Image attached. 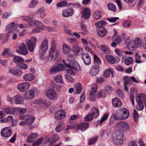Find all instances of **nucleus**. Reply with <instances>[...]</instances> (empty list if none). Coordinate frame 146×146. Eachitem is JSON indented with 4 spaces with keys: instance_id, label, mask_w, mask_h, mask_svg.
<instances>
[{
    "instance_id": "nucleus-26",
    "label": "nucleus",
    "mask_w": 146,
    "mask_h": 146,
    "mask_svg": "<svg viewBox=\"0 0 146 146\" xmlns=\"http://www.w3.org/2000/svg\"><path fill=\"white\" fill-rule=\"evenodd\" d=\"M74 94H79L81 93L82 90L81 84L79 83H77L74 86Z\"/></svg>"
},
{
    "instance_id": "nucleus-19",
    "label": "nucleus",
    "mask_w": 146,
    "mask_h": 146,
    "mask_svg": "<svg viewBox=\"0 0 146 146\" xmlns=\"http://www.w3.org/2000/svg\"><path fill=\"white\" fill-rule=\"evenodd\" d=\"M82 58L86 65H88L91 63V59L89 54L88 53L83 54L82 55Z\"/></svg>"
},
{
    "instance_id": "nucleus-10",
    "label": "nucleus",
    "mask_w": 146,
    "mask_h": 146,
    "mask_svg": "<svg viewBox=\"0 0 146 146\" xmlns=\"http://www.w3.org/2000/svg\"><path fill=\"white\" fill-rule=\"evenodd\" d=\"M116 127L123 131H128L129 129V126L127 122L121 121L119 122L116 125Z\"/></svg>"
},
{
    "instance_id": "nucleus-8",
    "label": "nucleus",
    "mask_w": 146,
    "mask_h": 146,
    "mask_svg": "<svg viewBox=\"0 0 146 146\" xmlns=\"http://www.w3.org/2000/svg\"><path fill=\"white\" fill-rule=\"evenodd\" d=\"M22 19L28 23L24 25V28H30L34 26V21L31 17L24 15L22 16Z\"/></svg>"
},
{
    "instance_id": "nucleus-40",
    "label": "nucleus",
    "mask_w": 146,
    "mask_h": 146,
    "mask_svg": "<svg viewBox=\"0 0 146 146\" xmlns=\"http://www.w3.org/2000/svg\"><path fill=\"white\" fill-rule=\"evenodd\" d=\"M100 48L105 53L108 54L110 52V50L109 48L105 44H102L100 46Z\"/></svg>"
},
{
    "instance_id": "nucleus-1",
    "label": "nucleus",
    "mask_w": 146,
    "mask_h": 146,
    "mask_svg": "<svg viewBox=\"0 0 146 146\" xmlns=\"http://www.w3.org/2000/svg\"><path fill=\"white\" fill-rule=\"evenodd\" d=\"M73 55L70 54L67 57V60L65 62L64 60L63 63L66 66L69 68L66 70L67 74L65 75L66 79L69 80L71 82H72V76H73Z\"/></svg>"
},
{
    "instance_id": "nucleus-47",
    "label": "nucleus",
    "mask_w": 146,
    "mask_h": 146,
    "mask_svg": "<svg viewBox=\"0 0 146 146\" xmlns=\"http://www.w3.org/2000/svg\"><path fill=\"white\" fill-rule=\"evenodd\" d=\"M80 69V67L78 63L76 61H74V70L76 72H78Z\"/></svg>"
},
{
    "instance_id": "nucleus-17",
    "label": "nucleus",
    "mask_w": 146,
    "mask_h": 146,
    "mask_svg": "<svg viewBox=\"0 0 146 146\" xmlns=\"http://www.w3.org/2000/svg\"><path fill=\"white\" fill-rule=\"evenodd\" d=\"M81 14L82 16L85 19H89L91 15L90 11L88 7L83 8Z\"/></svg>"
},
{
    "instance_id": "nucleus-32",
    "label": "nucleus",
    "mask_w": 146,
    "mask_h": 146,
    "mask_svg": "<svg viewBox=\"0 0 146 146\" xmlns=\"http://www.w3.org/2000/svg\"><path fill=\"white\" fill-rule=\"evenodd\" d=\"M64 124L63 123H59L55 128L56 131L58 133L61 132L64 129Z\"/></svg>"
},
{
    "instance_id": "nucleus-22",
    "label": "nucleus",
    "mask_w": 146,
    "mask_h": 146,
    "mask_svg": "<svg viewBox=\"0 0 146 146\" xmlns=\"http://www.w3.org/2000/svg\"><path fill=\"white\" fill-rule=\"evenodd\" d=\"M73 10L72 9L69 8L63 11L62 12V15L64 17H67L72 15Z\"/></svg>"
},
{
    "instance_id": "nucleus-38",
    "label": "nucleus",
    "mask_w": 146,
    "mask_h": 146,
    "mask_svg": "<svg viewBox=\"0 0 146 146\" xmlns=\"http://www.w3.org/2000/svg\"><path fill=\"white\" fill-rule=\"evenodd\" d=\"M35 26L40 29H43L45 28L44 26L42 23L39 21H36L34 22Z\"/></svg>"
},
{
    "instance_id": "nucleus-33",
    "label": "nucleus",
    "mask_w": 146,
    "mask_h": 146,
    "mask_svg": "<svg viewBox=\"0 0 146 146\" xmlns=\"http://www.w3.org/2000/svg\"><path fill=\"white\" fill-rule=\"evenodd\" d=\"M62 51L66 54L70 52L71 49L69 46L66 44H64L62 46Z\"/></svg>"
},
{
    "instance_id": "nucleus-13",
    "label": "nucleus",
    "mask_w": 146,
    "mask_h": 146,
    "mask_svg": "<svg viewBox=\"0 0 146 146\" xmlns=\"http://www.w3.org/2000/svg\"><path fill=\"white\" fill-rule=\"evenodd\" d=\"M118 113L122 118V120L128 118L129 114L128 110L126 108H123L118 111Z\"/></svg>"
},
{
    "instance_id": "nucleus-11",
    "label": "nucleus",
    "mask_w": 146,
    "mask_h": 146,
    "mask_svg": "<svg viewBox=\"0 0 146 146\" xmlns=\"http://www.w3.org/2000/svg\"><path fill=\"white\" fill-rule=\"evenodd\" d=\"M89 127L88 123H82L79 125H74V129L76 131L79 129L82 131H84L87 129Z\"/></svg>"
},
{
    "instance_id": "nucleus-20",
    "label": "nucleus",
    "mask_w": 146,
    "mask_h": 146,
    "mask_svg": "<svg viewBox=\"0 0 146 146\" xmlns=\"http://www.w3.org/2000/svg\"><path fill=\"white\" fill-rule=\"evenodd\" d=\"M92 90L90 93V98L92 101H94L95 99V97L96 95L97 89V85L96 84H94L92 85Z\"/></svg>"
},
{
    "instance_id": "nucleus-4",
    "label": "nucleus",
    "mask_w": 146,
    "mask_h": 146,
    "mask_svg": "<svg viewBox=\"0 0 146 146\" xmlns=\"http://www.w3.org/2000/svg\"><path fill=\"white\" fill-rule=\"evenodd\" d=\"M124 135L122 132H118L113 133L112 135V140L116 145H121L123 143Z\"/></svg>"
},
{
    "instance_id": "nucleus-43",
    "label": "nucleus",
    "mask_w": 146,
    "mask_h": 146,
    "mask_svg": "<svg viewBox=\"0 0 146 146\" xmlns=\"http://www.w3.org/2000/svg\"><path fill=\"white\" fill-rule=\"evenodd\" d=\"M58 72L56 66H53L51 67L50 69L49 73L51 74H55Z\"/></svg>"
},
{
    "instance_id": "nucleus-57",
    "label": "nucleus",
    "mask_w": 146,
    "mask_h": 146,
    "mask_svg": "<svg viewBox=\"0 0 146 146\" xmlns=\"http://www.w3.org/2000/svg\"><path fill=\"white\" fill-rule=\"evenodd\" d=\"M58 71H63L65 70L66 68L65 66L63 64H60L58 65L57 66H56Z\"/></svg>"
},
{
    "instance_id": "nucleus-59",
    "label": "nucleus",
    "mask_w": 146,
    "mask_h": 146,
    "mask_svg": "<svg viewBox=\"0 0 146 146\" xmlns=\"http://www.w3.org/2000/svg\"><path fill=\"white\" fill-rule=\"evenodd\" d=\"M17 65L19 68L23 69H26L28 68V66L27 64L23 63L18 64Z\"/></svg>"
},
{
    "instance_id": "nucleus-42",
    "label": "nucleus",
    "mask_w": 146,
    "mask_h": 146,
    "mask_svg": "<svg viewBox=\"0 0 146 146\" xmlns=\"http://www.w3.org/2000/svg\"><path fill=\"white\" fill-rule=\"evenodd\" d=\"M133 62V59L131 57H128L125 60V63L127 66H129Z\"/></svg>"
},
{
    "instance_id": "nucleus-5",
    "label": "nucleus",
    "mask_w": 146,
    "mask_h": 146,
    "mask_svg": "<svg viewBox=\"0 0 146 146\" xmlns=\"http://www.w3.org/2000/svg\"><path fill=\"white\" fill-rule=\"evenodd\" d=\"M37 39L34 37H31L29 39H27L26 41V44L30 52H33L35 48Z\"/></svg>"
},
{
    "instance_id": "nucleus-15",
    "label": "nucleus",
    "mask_w": 146,
    "mask_h": 146,
    "mask_svg": "<svg viewBox=\"0 0 146 146\" xmlns=\"http://www.w3.org/2000/svg\"><path fill=\"white\" fill-rule=\"evenodd\" d=\"M2 136L6 137H9L12 135V131L11 129L9 127L4 128L1 132Z\"/></svg>"
},
{
    "instance_id": "nucleus-35",
    "label": "nucleus",
    "mask_w": 146,
    "mask_h": 146,
    "mask_svg": "<svg viewBox=\"0 0 146 146\" xmlns=\"http://www.w3.org/2000/svg\"><path fill=\"white\" fill-rule=\"evenodd\" d=\"M106 23L105 21H101L96 23L95 26L97 27V29L104 28V27L106 25Z\"/></svg>"
},
{
    "instance_id": "nucleus-30",
    "label": "nucleus",
    "mask_w": 146,
    "mask_h": 146,
    "mask_svg": "<svg viewBox=\"0 0 146 146\" xmlns=\"http://www.w3.org/2000/svg\"><path fill=\"white\" fill-rule=\"evenodd\" d=\"M17 108H13L8 107L5 108L4 111L5 113L7 114H12L15 113L17 111Z\"/></svg>"
},
{
    "instance_id": "nucleus-37",
    "label": "nucleus",
    "mask_w": 146,
    "mask_h": 146,
    "mask_svg": "<svg viewBox=\"0 0 146 146\" xmlns=\"http://www.w3.org/2000/svg\"><path fill=\"white\" fill-rule=\"evenodd\" d=\"M111 75L112 77H113L114 74L113 72L111 69H109L105 70L104 73V77L106 78L108 77L110 75Z\"/></svg>"
},
{
    "instance_id": "nucleus-61",
    "label": "nucleus",
    "mask_w": 146,
    "mask_h": 146,
    "mask_svg": "<svg viewBox=\"0 0 146 146\" xmlns=\"http://www.w3.org/2000/svg\"><path fill=\"white\" fill-rule=\"evenodd\" d=\"M131 24V21L129 20H127L124 21L123 24V27L125 28L129 27Z\"/></svg>"
},
{
    "instance_id": "nucleus-27",
    "label": "nucleus",
    "mask_w": 146,
    "mask_h": 146,
    "mask_svg": "<svg viewBox=\"0 0 146 146\" xmlns=\"http://www.w3.org/2000/svg\"><path fill=\"white\" fill-rule=\"evenodd\" d=\"M38 135L37 133H32L28 137L27 141L28 143L32 142L37 137Z\"/></svg>"
},
{
    "instance_id": "nucleus-58",
    "label": "nucleus",
    "mask_w": 146,
    "mask_h": 146,
    "mask_svg": "<svg viewBox=\"0 0 146 146\" xmlns=\"http://www.w3.org/2000/svg\"><path fill=\"white\" fill-rule=\"evenodd\" d=\"M105 90L109 94H111L113 90L112 88L110 86H107L105 87Z\"/></svg>"
},
{
    "instance_id": "nucleus-56",
    "label": "nucleus",
    "mask_w": 146,
    "mask_h": 146,
    "mask_svg": "<svg viewBox=\"0 0 146 146\" xmlns=\"http://www.w3.org/2000/svg\"><path fill=\"white\" fill-rule=\"evenodd\" d=\"M135 89L133 88H132L131 89V95L130 96V99L133 105L134 104V96L133 92H134Z\"/></svg>"
},
{
    "instance_id": "nucleus-39",
    "label": "nucleus",
    "mask_w": 146,
    "mask_h": 146,
    "mask_svg": "<svg viewBox=\"0 0 146 146\" xmlns=\"http://www.w3.org/2000/svg\"><path fill=\"white\" fill-rule=\"evenodd\" d=\"M98 137V136H94L90 138L89 139L88 144L91 145L95 143L97 141Z\"/></svg>"
},
{
    "instance_id": "nucleus-46",
    "label": "nucleus",
    "mask_w": 146,
    "mask_h": 146,
    "mask_svg": "<svg viewBox=\"0 0 146 146\" xmlns=\"http://www.w3.org/2000/svg\"><path fill=\"white\" fill-rule=\"evenodd\" d=\"M112 119H115L117 120H122L121 116L120 115H119L118 113V111H117V114H114L112 115L111 117Z\"/></svg>"
},
{
    "instance_id": "nucleus-64",
    "label": "nucleus",
    "mask_w": 146,
    "mask_h": 146,
    "mask_svg": "<svg viewBox=\"0 0 146 146\" xmlns=\"http://www.w3.org/2000/svg\"><path fill=\"white\" fill-rule=\"evenodd\" d=\"M17 111H18L21 114H24L27 111L26 109L23 108H17Z\"/></svg>"
},
{
    "instance_id": "nucleus-29",
    "label": "nucleus",
    "mask_w": 146,
    "mask_h": 146,
    "mask_svg": "<svg viewBox=\"0 0 146 146\" xmlns=\"http://www.w3.org/2000/svg\"><path fill=\"white\" fill-rule=\"evenodd\" d=\"M97 29L98 35L100 36H104L107 34V31L105 28H102Z\"/></svg>"
},
{
    "instance_id": "nucleus-25",
    "label": "nucleus",
    "mask_w": 146,
    "mask_h": 146,
    "mask_svg": "<svg viewBox=\"0 0 146 146\" xmlns=\"http://www.w3.org/2000/svg\"><path fill=\"white\" fill-rule=\"evenodd\" d=\"M15 103L16 104H21L23 101V99L20 95L17 94L14 96Z\"/></svg>"
},
{
    "instance_id": "nucleus-2",
    "label": "nucleus",
    "mask_w": 146,
    "mask_h": 146,
    "mask_svg": "<svg viewBox=\"0 0 146 146\" xmlns=\"http://www.w3.org/2000/svg\"><path fill=\"white\" fill-rule=\"evenodd\" d=\"M142 43V40L141 38H136L134 40H130L128 42L127 48L131 51L135 50L141 46Z\"/></svg>"
},
{
    "instance_id": "nucleus-41",
    "label": "nucleus",
    "mask_w": 146,
    "mask_h": 146,
    "mask_svg": "<svg viewBox=\"0 0 146 146\" xmlns=\"http://www.w3.org/2000/svg\"><path fill=\"white\" fill-rule=\"evenodd\" d=\"M106 58L107 61L111 64H113L115 62V58L111 56H106Z\"/></svg>"
},
{
    "instance_id": "nucleus-24",
    "label": "nucleus",
    "mask_w": 146,
    "mask_h": 146,
    "mask_svg": "<svg viewBox=\"0 0 146 146\" xmlns=\"http://www.w3.org/2000/svg\"><path fill=\"white\" fill-rule=\"evenodd\" d=\"M112 102L113 106L116 107H120L122 105V103L120 100L116 98L113 99Z\"/></svg>"
},
{
    "instance_id": "nucleus-60",
    "label": "nucleus",
    "mask_w": 146,
    "mask_h": 146,
    "mask_svg": "<svg viewBox=\"0 0 146 146\" xmlns=\"http://www.w3.org/2000/svg\"><path fill=\"white\" fill-rule=\"evenodd\" d=\"M133 114L134 121L136 122L139 118V114L136 110H134Z\"/></svg>"
},
{
    "instance_id": "nucleus-45",
    "label": "nucleus",
    "mask_w": 146,
    "mask_h": 146,
    "mask_svg": "<svg viewBox=\"0 0 146 146\" xmlns=\"http://www.w3.org/2000/svg\"><path fill=\"white\" fill-rule=\"evenodd\" d=\"M54 80L57 82L61 84L64 83L62 76L60 75L56 76L54 77Z\"/></svg>"
},
{
    "instance_id": "nucleus-48",
    "label": "nucleus",
    "mask_w": 146,
    "mask_h": 146,
    "mask_svg": "<svg viewBox=\"0 0 146 146\" xmlns=\"http://www.w3.org/2000/svg\"><path fill=\"white\" fill-rule=\"evenodd\" d=\"M80 26L81 30H82L84 32L81 33L80 32V33H81L83 35L86 34L87 32V30L85 25L83 24L82 23H81L80 25Z\"/></svg>"
},
{
    "instance_id": "nucleus-3",
    "label": "nucleus",
    "mask_w": 146,
    "mask_h": 146,
    "mask_svg": "<svg viewBox=\"0 0 146 146\" xmlns=\"http://www.w3.org/2000/svg\"><path fill=\"white\" fill-rule=\"evenodd\" d=\"M48 52L47 61L51 62L54 61L58 57L60 51V50L56 48L50 49Z\"/></svg>"
},
{
    "instance_id": "nucleus-50",
    "label": "nucleus",
    "mask_w": 146,
    "mask_h": 146,
    "mask_svg": "<svg viewBox=\"0 0 146 146\" xmlns=\"http://www.w3.org/2000/svg\"><path fill=\"white\" fill-rule=\"evenodd\" d=\"M12 15V13L10 12H5L3 13L2 17L4 19H8Z\"/></svg>"
},
{
    "instance_id": "nucleus-53",
    "label": "nucleus",
    "mask_w": 146,
    "mask_h": 146,
    "mask_svg": "<svg viewBox=\"0 0 146 146\" xmlns=\"http://www.w3.org/2000/svg\"><path fill=\"white\" fill-rule=\"evenodd\" d=\"M108 9L113 12H115L116 11V8L115 6L113 3H109L107 5Z\"/></svg>"
},
{
    "instance_id": "nucleus-14",
    "label": "nucleus",
    "mask_w": 146,
    "mask_h": 146,
    "mask_svg": "<svg viewBox=\"0 0 146 146\" xmlns=\"http://www.w3.org/2000/svg\"><path fill=\"white\" fill-rule=\"evenodd\" d=\"M21 120L26 121L27 124L30 125L33 123L35 120V117L30 115H22L19 117Z\"/></svg>"
},
{
    "instance_id": "nucleus-36",
    "label": "nucleus",
    "mask_w": 146,
    "mask_h": 146,
    "mask_svg": "<svg viewBox=\"0 0 146 146\" xmlns=\"http://www.w3.org/2000/svg\"><path fill=\"white\" fill-rule=\"evenodd\" d=\"M24 79L26 81H30L34 79V76L31 74L28 73L25 74L23 76Z\"/></svg>"
},
{
    "instance_id": "nucleus-49",
    "label": "nucleus",
    "mask_w": 146,
    "mask_h": 146,
    "mask_svg": "<svg viewBox=\"0 0 146 146\" xmlns=\"http://www.w3.org/2000/svg\"><path fill=\"white\" fill-rule=\"evenodd\" d=\"M13 60V62L16 63L22 62L24 61L21 57L19 56H15Z\"/></svg>"
},
{
    "instance_id": "nucleus-12",
    "label": "nucleus",
    "mask_w": 146,
    "mask_h": 146,
    "mask_svg": "<svg viewBox=\"0 0 146 146\" xmlns=\"http://www.w3.org/2000/svg\"><path fill=\"white\" fill-rule=\"evenodd\" d=\"M30 84L27 82H24L19 84L17 86V88L21 92H24L29 88Z\"/></svg>"
},
{
    "instance_id": "nucleus-7",
    "label": "nucleus",
    "mask_w": 146,
    "mask_h": 146,
    "mask_svg": "<svg viewBox=\"0 0 146 146\" xmlns=\"http://www.w3.org/2000/svg\"><path fill=\"white\" fill-rule=\"evenodd\" d=\"M16 52L21 55H26L28 54V50L27 46L24 43H21L19 46V50H17Z\"/></svg>"
},
{
    "instance_id": "nucleus-18",
    "label": "nucleus",
    "mask_w": 146,
    "mask_h": 146,
    "mask_svg": "<svg viewBox=\"0 0 146 146\" xmlns=\"http://www.w3.org/2000/svg\"><path fill=\"white\" fill-rule=\"evenodd\" d=\"M35 95V91L33 90H29L25 94L24 98L27 100L33 98Z\"/></svg>"
},
{
    "instance_id": "nucleus-9",
    "label": "nucleus",
    "mask_w": 146,
    "mask_h": 146,
    "mask_svg": "<svg viewBox=\"0 0 146 146\" xmlns=\"http://www.w3.org/2000/svg\"><path fill=\"white\" fill-rule=\"evenodd\" d=\"M46 94L48 98L52 100H56L58 97L56 93L52 89H49L48 90Z\"/></svg>"
},
{
    "instance_id": "nucleus-34",
    "label": "nucleus",
    "mask_w": 146,
    "mask_h": 146,
    "mask_svg": "<svg viewBox=\"0 0 146 146\" xmlns=\"http://www.w3.org/2000/svg\"><path fill=\"white\" fill-rule=\"evenodd\" d=\"M83 50L82 49L78 46L74 47V52L77 55H79L81 54Z\"/></svg>"
},
{
    "instance_id": "nucleus-51",
    "label": "nucleus",
    "mask_w": 146,
    "mask_h": 146,
    "mask_svg": "<svg viewBox=\"0 0 146 146\" xmlns=\"http://www.w3.org/2000/svg\"><path fill=\"white\" fill-rule=\"evenodd\" d=\"M92 113L93 117L95 118L97 117L99 114V110L96 108H94L93 109Z\"/></svg>"
},
{
    "instance_id": "nucleus-23",
    "label": "nucleus",
    "mask_w": 146,
    "mask_h": 146,
    "mask_svg": "<svg viewBox=\"0 0 146 146\" xmlns=\"http://www.w3.org/2000/svg\"><path fill=\"white\" fill-rule=\"evenodd\" d=\"M146 98V96L145 94H140L137 96L136 101L137 103H143L145 101Z\"/></svg>"
},
{
    "instance_id": "nucleus-62",
    "label": "nucleus",
    "mask_w": 146,
    "mask_h": 146,
    "mask_svg": "<svg viewBox=\"0 0 146 146\" xmlns=\"http://www.w3.org/2000/svg\"><path fill=\"white\" fill-rule=\"evenodd\" d=\"M93 116L92 114L90 113L87 115L84 118V120L87 121H90L93 118Z\"/></svg>"
},
{
    "instance_id": "nucleus-63",
    "label": "nucleus",
    "mask_w": 146,
    "mask_h": 146,
    "mask_svg": "<svg viewBox=\"0 0 146 146\" xmlns=\"http://www.w3.org/2000/svg\"><path fill=\"white\" fill-rule=\"evenodd\" d=\"M123 80L125 84H130L131 83V80H130V77L126 76L123 78Z\"/></svg>"
},
{
    "instance_id": "nucleus-44",
    "label": "nucleus",
    "mask_w": 146,
    "mask_h": 146,
    "mask_svg": "<svg viewBox=\"0 0 146 146\" xmlns=\"http://www.w3.org/2000/svg\"><path fill=\"white\" fill-rule=\"evenodd\" d=\"M38 3L37 0H32L29 5L30 8L33 9L35 8L37 5Z\"/></svg>"
},
{
    "instance_id": "nucleus-55",
    "label": "nucleus",
    "mask_w": 146,
    "mask_h": 146,
    "mask_svg": "<svg viewBox=\"0 0 146 146\" xmlns=\"http://www.w3.org/2000/svg\"><path fill=\"white\" fill-rule=\"evenodd\" d=\"M137 105L136 106V109L138 111H141L144 108V105L143 103H137Z\"/></svg>"
},
{
    "instance_id": "nucleus-52",
    "label": "nucleus",
    "mask_w": 146,
    "mask_h": 146,
    "mask_svg": "<svg viewBox=\"0 0 146 146\" xmlns=\"http://www.w3.org/2000/svg\"><path fill=\"white\" fill-rule=\"evenodd\" d=\"M43 139L42 137H40L37 139L35 142L32 144L33 146H38L43 141Z\"/></svg>"
},
{
    "instance_id": "nucleus-6",
    "label": "nucleus",
    "mask_w": 146,
    "mask_h": 146,
    "mask_svg": "<svg viewBox=\"0 0 146 146\" xmlns=\"http://www.w3.org/2000/svg\"><path fill=\"white\" fill-rule=\"evenodd\" d=\"M48 47V40L45 39L41 43L39 47V52L42 54L46 53L47 51Z\"/></svg>"
},
{
    "instance_id": "nucleus-28",
    "label": "nucleus",
    "mask_w": 146,
    "mask_h": 146,
    "mask_svg": "<svg viewBox=\"0 0 146 146\" xmlns=\"http://www.w3.org/2000/svg\"><path fill=\"white\" fill-rule=\"evenodd\" d=\"M72 4L70 3H68L65 1H63L58 3L56 4L57 7H68L70 6Z\"/></svg>"
},
{
    "instance_id": "nucleus-31",
    "label": "nucleus",
    "mask_w": 146,
    "mask_h": 146,
    "mask_svg": "<svg viewBox=\"0 0 146 146\" xmlns=\"http://www.w3.org/2000/svg\"><path fill=\"white\" fill-rule=\"evenodd\" d=\"M102 15V13L99 10L96 11L93 15L94 18L97 20L100 19Z\"/></svg>"
},
{
    "instance_id": "nucleus-54",
    "label": "nucleus",
    "mask_w": 146,
    "mask_h": 146,
    "mask_svg": "<svg viewBox=\"0 0 146 146\" xmlns=\"http://www.w3.org/2000/svg\"><path fill=\"white\" fill-rule=\"evenodd\" d=\"M33 103L35 104L43 105L44 104V101L41 99H37L33 101Z\"/></svg>"
},
{
    "instance_id": "nucleus-16",
    "label": "nucleus",
    "mask_w": 146,
    "mask_h": 146,
    "mask_svg": "<svg viewBox=\"0 0 146 146\" xmlns=\"http://www.w3.org/2000/svg\"><path fill=\"white\" fill-rule=\"evenodd\" d=\"M66 115V113L63 110H58L55 113V118L57 120L64 119Z\"/></svg>"
},
{
    "instance_id": "nucleus-21",
    "label": "nucleus",
    "mask_w": 146,
    "mask_h": 146,
    "mask_svg": "<svg viewBox=\"0 0 146 146\" xmlns=\"http://www.w3.org/2000/svg\"><path fill=\"white\" fill-rule=\"evenodd\" d=\"M100 68L99 66L97 65H94L93 66L90 72V75L92 76H94L97 75L99 72Z\"/></svg>"
}]
</instances>
